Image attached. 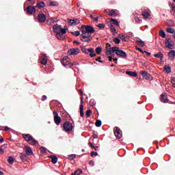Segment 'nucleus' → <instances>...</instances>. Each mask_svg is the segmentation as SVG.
I'll use <instances>...</instances> for the list:
<instances>
[{"mask_svg":"<svg viewBox=\"0 0 175 175\" xmlns=\"http://www.w3.org/2000/svg\"><path fill=\"white\" fill-rule=\"evenodd\" d=\"M53 32L56 33V38H57L59 40H64V39H65V33H66V30L62 29V26L61 25H58L56 24L53 25Z\"/></svg>","mask_w":175,"mask_h":175,"instance_id":"obj_1","label":"nucleus"},{"mask_svg":"<svg viewBox=\"0 0 175 175\" xmlns=\"http://www.w3.org/2000/svg\"><path fill=\"white\" fill-rule=\"evenodd\" d=\"M107 53H109L111 57H114V53L116 55L121 57L122 58H125L126 57V53L122 50H120V48L118 46H113L111 48H108L107 49Z\"/></svg>","mask_w":175,"mask_h":175,"instance_id":"obj_2","label":"nucleus"},{"mask_svg":"<svg viewBox=\"0 0 175 175\" xmlns=\"http://www.w3.org/2000/svg\"><path fill=\"white\" fill-rule=\"evenodd\" d=\"M81 50L82 53L90 55V58H94V57H96V53H95V50L94 48L87 49L85 46H81Z\"/></svg>","mask_w":175,"mask_h":175,"instance_id":"obj_3","label":"nucleus"},{"mask_svg":"<svg viewBox=\"0 0 175 175\" xmlns=\"http://www.w3.org/2000/svg\"><path fill=\"white\" fill-rule=\"evenodd\" d=\"M23 137L25 140L29 144H31V146H36V144H38V141L29 134L23 135Z\"/></svg>","mask_w":175,"mask_h":175,"instance_id":"obj_4","label":"nucleus"},{"mask_svg":"<svg viewBox=\"0 0 175 175\" xmlns=\"http://www.w3.org/2000/svg\"><path fill=\"white\" fill-rule=\"evenodd\" d=\"M80 40H81V42L90 43V42L92 40V35L88 34L85 33V31H82V33L81 34Z\"/></svg>","mask_w":175,"mask_h":175,"instance_id":"obj_5","label":"nucleus"},{"mask_svg":"<svg viewBox=\"0 0 175 175\" xmlns=\"http://www.w3.org/2000/svg\"><path fill=\"white\" fill-rule=\"evenodd\" d=\"M81 32H85V33H88L89 35H92V33H94V32H95V29H94V27L91 26V25H86L84 26L83 25L81 27Z\"/></svg>","mask_w":175,"mask_h":175,"instance_id":"obj_6","label":"nucleus"},{"mask_svg":"<svg viewBox=\"0 0 175 175\" xmlns=\"http://www.w3.org/2000/svg\"><path fill=\"white\" fill-rule=\"evenodd\" d=\"M63 128L65 132H71V131H72L73 129V125L72 124V123H70V122L67 121L64 122Z\"/></svg>","mask_w":175,"mask_h":175,"instance_id":"obj_7","label":"nucleus"},{"mask_svg":"<svg viewBox=\"0 0 175 175\" xmlns=\"http://www.w3.org/2000/svg\"><path fill=\"white\" fill-rule=\"evenodd\" d=\"M80 53V49L79 48H72L67 51L68 55H77Z\"/></svg>","mask_w":175,"mask_h":175,"instance_id":"obj_8","label":"nucleus"},{"mask_svg":"<svg viewBox=\"0 0 175 175\" xmlns=\"http://www.w3.org/2000/svg\"><path fill=\"white\" fill-rule=\"evenodd\" d=\"M53 114L54 116V122L56 124V125H59L61 124V122L62 120L61 119V117L58 116V112L57 111H53Z\"/></svg>","mask_w":175,"mask_h":175,"instance_id":"obj_9","label":"nucleus"},{"mask_svg":"<svg viewBox=\"0 0 175 175\" xmlns=\"http://www.w3.org/2000/svg\"><path fill=\"white\" fill-rule=\"evenodd\" d=\"M61 64L63 65V66L67 68V66L70 65V58H69L68 56L64 57L63 59L61 61Z\"/></svg>","mask_w":175,"mask_h":175,"instance_id":"obj_10","label":"nucleus"},{"mask_svg":"<svg viewBox=\"0 0 175 175\" xmlns=\"http://www.w3.org/2000/svg\"><path fill=\"white\" fill-rule=\"evenodd\" d=\"M113 132L117 139H121V137H122V131L120 129H118V127H115L113 129Z\"/></svg>","mask_w":175,"mask_h":175,"instance_id":"obj_11","label":"nucleus"},{"mask_svg":"<svg viewBox=\"0 0 175 175\" xmlns=\"http://www.w3.org/2000/svg\"><path fill=\"white\" fill-rule=\"evenodd\" d=\"M165 46L167 47V49H174V42L172 41L170 38H167L165 40Z\"/></svg>","mask_w":175,"mask_h":175,"instance_id":"obj_12","label":"nucleus"},{"mask_svg":"<svg viewBox=\"0 0 175 175\" xmlns=\"http://www.w3.org/2000/svg\"><path fill=\"white\" fill-rule=\"evenodd\" d=\"M26 12L27 14H33L36 13V8H35V6L33 5H29L26 8Z\"/></svg>","mask_w":175,"mask_h":175,"instance_id":"obj_13","label":"nucleus"},{"mask_svg":"<svg viewBox=\"0 0 175 175\" xmlns=\"http://www.w3.org/2000/svg\"><path fill=\"white\" fill-rule=\"evenodd\" d=\"M105 12L107 13V14H109L111 17H116V16H118V10H111V11L105 10Z\"/></svg>","mask_w":175,"mask_h":175,"instance_id":"obj_14","label":"nucleus"},{"mask_svg":"<svg viewBox=\"0 0 175 175\" xmlns=\"http://www.w3.org/2000/svg\"><path fill=\"white\" fill-rule=\"evenodd\" d=\"M47 56L45 54L42 53L40 57V62L42 65H47Z\"/></svg>","mask_w":175,"mask_h":175,"instance_id":"obj_15","label":"nucleus"},{"mask_svg":"<svg viewBox=\"0 0 175 175\" xmlns=\"http://www.w3.org/2000/svg\"><path fill=\"white\" fill-rule=\"evenodd\" d=\"M140 75H142V77L144 79V80H150L151 79V75H150V73L147 72L146 71H141Z\"/></svg>","mask_w":175,"mask_h":175,"instance_id":"obj_16","label":"nucleus"},{"mask_svg":"<svg viewBox=\"0 0 175 175\" xmlns=\"http://www.w3.org/2000/svg\"><path fill=\"white\" fill-rule=\"evenodd\" d=\"M68 24L71 26L79 25L80 23V20L75 18V19H68Z\"/></svg>","mask_w":175,"mask_h":175,"instance_id":"obj_17","label":"nucleus"},{"mask_svg":"<svg viewBox=\"0 0 175 175\" xmlns=\"http://www.w3.org/2000/svg\"><path fill=\"white\" fill-rule=\"evenodd\" d=\"M46 16L44 14L40 13L38 14V21L39 23H46Z\"/></svg>","mask_w":175,"mask_h":175,"instance_id":"obj_18","label":"nucleus"},{"mask_svg":"<svg viewBox=\"0 0 175 175\" xmlns=\"http://www.w3.org/2000/svg\"><path fill=\"white\" fill-rule=\"evenodd\" d=\"M160 99L163 103H167V102H169V99H167V95H166V93H163L161 95Z\"/></svg>","mask_w":175,"mask_h":175,"instance_id":"obj_19","label":"nucleus"},{"mask_svg":"<svg viewBox=\"0 0 175 175\" xmlns=\"http://www.w3.org/2000/svg\"><path fill=\"white\" fill-rule=\"evenodd\" d=\"M168 58H169V59H170V61L174 60V58H175V51L174 50H172V51H169Z\"/></svg>","mask_w":175,"mask_h":175,"instance_id":"obj_20","label":"nucleus"},{"mask_svg":"<svg viewBox=\"0 0 175 175\" xmlns=\"http://www.w3.org/2000/svg\"><path fill=\"white\" fill-rule=\"evenodd\" d=\"M126 75L131 76L132 77H137V73L135 71H126Z\"/></svg>","mask_w":175,"mask_h":175,"instance_id":"obj_21","label":"nucleus"},{"mask_svg":"<svg viewBox=\"0 0 175 175\" xmlns=\"http://www.w3.org/2000/svg\"><path fill=\"white\" fill-rule=\"evenodd\" d=\"M25 149L27 155H32L33 152H32V148H31V147L25 146Z\"/></svg>","mask_w":175,"mask_h":175,"instance_id":"obj_22","label":"nucleus"},{"mask_svg":"<svg viewBox=\"0 0 175 175\" xmlns=\"http://www.w3.org/2000/svg\"><path fill=\"white\" fill-rule=\"evenodd\" d=\"M49 158L51 159H52L51 162L54 165H55V163H57V162H58V157H55L54 155H51V156H49Z\"/></svg>","mask_w":175,"mask_h":175,"instance_id":"obj_23","label":"nucleus"},{"mask_svg":"<svg viewBox=\"0 0 175 175\" xmlns=\"http://www.w3.org/2000/svg\"><path fill=\"white\" fill-rule=\"evenodd\" d=\"M118 36L120 39H122V40L126 42V40L125 39V38H128V34L121 33L118 34Z\"/></svg>","mask_w":175,"mask_h":175,"instance_id":"obj_24","label":"nucleus"},{"mask_svg":"<svg viewBox=\"0 0 175 175\" xmlns=\"http://www.w3.org/2000/svg\"><path fill=\"white\" fill-rule=\"evenodd\" d=\"M36 6L39 9H42V8H44V6H46V3H44L43 1H38L37 3V5Z\"/></svg>","mask_w":175,"mask_h":175,"instance_id":"obj_25","label":"nucleus"},{"mask_svg":"<svg viewBox=\"0 0 175 175\" xmlns=\"http://www.w3.org/2000/svg\"><path fill=\"white\" fill-rule=\"evenodd\" d=\"M142 16L143 17H144L145 20H147V18H148L151 15L150 14V12H148V11H144L142 12Z\"/></svg>","mask_w":175,"mask_h":175,"instance_id":"obj_26","label":"nucleus"},{"mask_svg":"<svg viewBox=\"0 0 175 175\" xmlns=\"http://www.w3.org/2000/svg\"><path fill=\"white\" fill-rule=\"evenodd\" d=\"M79 110H80V116L81 117H84V105H83V104H81L80 105V108H79Z\"/></svg>","mask_w":175,"mask_h":175,"instance_id":"obj_27","label":"nucleus"},{"mask_svg":"<svg viewBox=\"0 0 175 175\" xmlns=\"http://www.w3.org/2000/svg\"><path fill=\"white\" fill-rule=\"evenodd\" d=\"M137 44L141 46V47H144V46H145L144 41H143V40H142L140 39L137 40Z\"/></svg>","mask_w":175,"mask_h":175,"instance_id":"obj_28","label":"nucleus"},{"mask_svg":"<svg viewBox=\"0 0 175 175\" xmlns=\"http://www.w3.org/2000/svg\"><path fill=\"white\" fill-rule=\"evenodd\" d=\"M95 14H92L90 15V18H92V20H94V21H95L96 23H98V21H99V18L98 16L94 17Z\"/></svg>","mask_w":175,"mask_h":175,"instance_id":"obj_29","label":"nucleus"},{"mask_svg":"<svg viewBox=\"0 0 175 175\" xmlns=\"http://www.w3.org/2000/svg\"><path fill=\"white\" fill-rule=\"evenodd\" d=\"M164 70L166 72V73H171L172 72V68L170 66H164Z\"/></svg>","mask_w":175,"mask_h":175,"instance_id":"obj_30","label":"nucleus"},{"mask_svg":"<svg viewBox=\"0 0 175 175\" xmlns=\"http://www.w3.org/2000/svg\"><path fill=\"white\" fill-rule=\"evenodd\" d=\"M8 163H10V165H13V163H14V157H13L12 156L8 158Z\"/></svg>","mask_w":175,"mask_h":175,"instance_id":"obj_31","label":"nucleus"},{"mask_svg":"<svg viewBox=\"0 0 175 175\" xmlns=\"http://www.w3.org/2000/svg\"><path fill=\"white\" fill-rule=\"evenodd\" d=\"M155 58H163V54L161 52H159L154 55Z\"/></svg>","mask_w":175,"mask_h":175,"instance_id":"obj_32","label":"nucleus"},{"mask_svg":"<svg viewBox=\"0 0 175 175\" xmlns=\"http://www.w3.org/2000/svg\"><path fill=\"white\" fill-rule=\"evenodd\" d=\"M167 32L168 33H175V29L172 27L167 28Z\"/></svg>","mask_w":175,"mask_h":175,"instance_id":"obj_33","label":"nucleus"},{"mask_svg":"<svg viewBox=\"0 0 175 175\" xmlns=\"http://www.w3.org/2000/svg\"><path fill=\"white\" fill-rule=\"evenodd\" d=\"M113 42L116 44H120V43H121V40H120L118 37H116L113 38Z\"/></svg>","mask_w":175,"mask_h":175,"instance_id":"obj_34","label":"nucleus"},{"mask_svg":"<svg viewBox=\"0 0 175 175\" xmlns=\"http://www.w3.org/2000/svg\"><path fill=\"white\" fill-rule=\"evenodd\" d=\"M159 36H161V38H166V33H165L163 30H160Z\"/></svg>","mask_w":175,"mask_h":175,"instance_id":"obj_35","label":"nucleus"},{"mask_svg":"<svg viewBox=\"0 0 175 175\" xmlns=\"http://www.w3.org/2000/svg\"><path fill=\"white\" fill-rule=\"evenodd\" d=\"M110 31L111 32H112V33H113V35H115L116 32L117 31V30L116 29V27L113 25L110 26Z\"/></svg>","mask_w":175,"mask_h":175,"instance_id":"obj_36","label":"nucleus"},{"mask_svg":"<svg viewBox=\"0 0 175 175\" xmlns=\"http://www.w3.org/2000/svg\"><path fill=\"white\" fill-rule=\"evenodd\" d=\"M81 173H83V171H81V170H77L74 173H72L71 175H80V174H81Z\"/></svg>","mask_w":175,"mask_h":175,"instance_id":"obj_37","label":"nucleus"},{"mask_svg":"<svg viewBox=\"0 0 175 175\" xmlns=\"http://www.w3.org/2000/svg\"><path fill=\"white\" fill-rule=\"evenodd\" d=\"M111 21H112V23H113L115 25H117V27H120V23H118V21H117L116 19L111 18Z\"/></svg>","mask_w":175,"mask_h":175,"instance_id":"obj_38","label":"nucleus"},{"mask_svg":"<svg viewBox=\"0 0 175 175\" xmlns=\"http://www.w3.org/2000/svg\"><path fill=\"white\" fill-rule=\"evenodd\" d=\"M96 54H100V53H102V47L98 46L96 49Z\"/></svg>","mask_w":175,"mask_h":175,"instance_id":"obj_39","label":"nucleus"},{"mask_svg":"<svg viewBox=\"0 0 175 175\" xmlns=\"http://www.w3.org/2000/svg\"><path fill=\"white\" fill-rule=\"evenodd\" d=\"M101 125H102V121L98 120L96 122V126H97V128H99L100 126H101Z\"/></svg>","mask_w":175,"mask_h":175,"instance_id":"obj_40","label":"nucleus"},{"mask_svg":"<svg viewBox=\"0 0 175 175\" xmlns=\"http://www.w3.org/2000/svg\"><path fill=\"white\" fill-rule=\"evenodd\" d=\"M71 33L72 35H75V36H80V31H72Z\"/></svg>","mask_w":175,"mask_h":175,"instance_id":"obj_41","label":"nucleus"},{"mask_svg":"<svg viewBox=\"0 0 175 175\" xmlns=\"http://www.w3.org/2000/svg\"><path fill=\"white\" fill-rule=\"evenodd\" d=\"M91 113H92V111H91V109H88L86 111V117H91Z\"/></svg>","mask_w":175,"mask_h":175,"instance_id":"obj_42","label":"nucleus"},{"mask_svg":"<svg viewBox=\"0 0 175 175\" xmlns=\"http://www.w3.org/2000/svg\"><path fill=\"white\" fill-rule=\"evenodd\" d=\"M171 83H172L173 87L175 88V77L171 78Z\"/></svg>","mask_w":175,"mask_h":175,"instance_id":"obj_43","label":"nucleus"},{"mask_svg":"<svg viewBox=\"0 0 175 175\" xmlns=\"http://www.w3.org/2000/svg\"><path fill=\"white\" fill-rule=\"evenodd\" d=\"M135 21L136 23H137L138 24H140L142 23V20L140 19V18L139 17H135Z\"/></svg>","mask_w":175,"mask_h":175,"instance_id":"obj_44","label":"nucleus"},{"mask_svg":"<svg viewBox=\"0 0 175 175\" xmlns=\"http://www.w3.org/2000/svg\"><path fill=\"white\" fill-rule=\"evenodd\" d=\"M90 106H95V100L91 99L90 101Z\"/></svg>","mask_w":175,"mask_h":175,"instance_id":"obj_45","label":"nucleus"},{"mask_svg":"<svg viewBox=\"0 0 175 175\" xmlns=\"http://www.w3.org/2000/svg\"><path fill=\"white\" fill-rule=\"evenodd\" d=\"M98 28H99L100 29H103V28H105V24H98Z\"/></svg>","mask_w":175,"mask_h":175,"instance_id":"obj_46","label":"nucleus"},{"mask_svg":"<svg viewBox=\"0 0 175 175\" xmlns=\"http://www.w3.org/2000/svg\"><path fill=\"white\" fill-rule=\"evenodd\" d=\"M49 5L50 6H57V3L55 1H51Z\"/></svg>","mask_w":175,"mask_h":175,"instance_id":"obj_47","label":"nucleus"},{"mask_svg":"<svg viewBox=\"0 0 175 175\" xmlns=\"http://www.w3.org/2000/svg\"><path fill=\"white\" fill-rule=\"evenodd\" d=\"M94 155L95 157H98V152H91V157H94Z\"/></svg>","mask_w":175,"mask_h":175,"instance_id":"obj_48","label":"nucleus"},{"mask_svg":"<svg viewBox=\"0 0 175 175\" xmlns=\"http://www.w3.org/2000/svg\"><path fill=\"white\" fill-rule=\"evenodd\" d=\"M89 165H90V166H94L95 165V163L94 162V161L91 160L89 162Z\"/></svg>","mask_w":175,"mask_h":175,"instance_id":"obj_49","label":"nucleus"},{"mask_svg":"<svg viewBox=\"0 0 175 175\" xmlns=\"http://www.w3.org/2000/svg\"><path fill=\"white\" fill-rule=\"evenodd\" d=\"M144 53L146 54V55H148V56L151 55V53L148 52L146 51H144L143 54H144Z\"/></svg>","mask_w":175,"mask_h":175,"instance_id":"obj_50","label":"nucleus"},{"mask_svg":"<svg viewBox=\"0 0 175 175\" xmlns=\"http://www.w3.org/2000/svg\"><path fill=\"white\" fill-rule=\"evenodd\" d=\"M75 158H76V154L70 155V159H75Z\"/></svg>","mask_w":175,"mask_h":175,"instance_id":"obj_51","label":"nucleus"},{"mask_svg":"<svg viewBox=\"0 0 175 175\" xmlns=\"http://www.w3.org/2000/svg\"><path fill=\"white\" fill-rule=\"evenodd\" d=\"M47 99V96L46 95H44L42 98V100H46Z\"/></svg>","mask_w":175,"mask_h":175,"instance_id":"obj_52","label":"nucleus"},{"mask_svg":"<svg viewBox=\"0 0 175 175\" xmlns=\"http://www.w3.org/2000/svg\"><path fill=\"white\" fill-rule=\"evenodd\" d=\"M132 35H133V33H132V31H129L127 34V36H132Z\"/></svg>","mask_w":175,"mask_h":175,"instance_id":"obj_53","label":"nucleus"},{"mask_svg":"<svg viewBox=\"0 0 175 175\" xmlns=\"http://www.w3.org/2000/svg\"><path fill=\"white\" fill-rule=\"evenodd\" d=\"M170 8H171V9H174V5L170 3Z\"/></svg>","mask_w":175,"mask_h":175,"instance_id":"obj_54","label":"nucleus"},{"mask_svg":"<svg viewBox=\"0 0 175 175\" xmlns=\"http://www.w3.org/2000/svg\"><path fill=\"white\" fill-rule=\"evenodd\" d=\"M88 144L92 148H93V147L94 146V144H92V142H89Z\"/></svg>","mask_w":175,"mask_h":175,"instance_id":"obj_55","label":"nucleus"},{"mask_svg":"<svg viewBox=\"0 0 175 175\" xmlns=\"http://www.w3.org/2000/svg\"><path fill=\"white\" fill-rule=\"evenodd\" d=\"M42 152H46V151H47V149H46L45 148H42Z\"/></svg>","mask_w":175,"mask_h":175,"instance_id":"obj_56","label":"nucleus"},{"mask_svg":"<svg viewBox=\"0 0 175 175\" xmlns=\"http://www.w3.org/2000/svg\"><path fill=\"white\" fill-rule=\"evenodd\" d=\"M137 50H139V51L142 53V54H143V53H144V51L142 50V49H140V48H137Z\"/></svg>","mask_w":175,"mask_h":175,"instance_id":"obj_57","label":"nucleus"},{"mask_svg":"<svg viewBox=\"0 0 175 175\" xmlns=\"http://www.w3.org/2000/svg\"><path fill=\"white\" fill-rule=\"evenodd\" d=\"M3 152H5V151L3 150V149L0 148V154H3Z\"/></svg>","mask_w":175,"mask_h":175,"instance_id":"obj_58","label":"nucleus"},{"mask_svg":"<svg viewBox=\"0 0 175 175\" xmlns=\"http://www.w3.org/2000/svg\"><path fill=\"white\" fill-rule=\"evenodd\" d=\"M10 129L9 128V127H8V126H5V128H4V131H10Z\"/></svg>","mask_w":175,"mask_h":175,"instance_id":"obj_59","label":"nucleus"},{"mask_svg":"<svg viewBox=\"0 0 175 175\" xmlns=\"http://www.w3.org/2000/svg\"><path fill=\"white\" fill-rule=\"evenodd\" d=\"M81 103H84V98L83 96L81 97Z\"/></svg>","mask_w":175,"mask_h":175,"instance_id":"obj_60","label":"nucleus"},{"mask_svg":"<svg viewBox=\"0 0 175 175\" xmlns=\"http://www.w3.org/2000/svg\"><path fill=\"white\" fill-rule=\"evenodd\" d=\"M93 138L94 139H98V135L94 134Z\"/></svg>","mask_w":175,"mask_h":175,"instance_id":"obj_61","label":"nucleus"},{"mask_svg":"<svg viewBox=\"0 0 175 175\" xmlns=\"http://www.w3.org/2000/svg\"><path fill=\"white\" fill-rule=\"evenodd\" d=\"M74 43H75L76 44H80V42L76 40L74 41Z\"/></svg>","mask_w":175,"mask_h":175,"instance_id":"obj_62","label":"nucleus"},{"mask_svg":"<svg viewBox=\"0 0 175 175\" xmlns=\"http://www.w3.org/2000/svg\"><path fill=\"white\" fill-rule=\"evenodd\" d=\"M93 148L96 151L98 150V146H94Z\"/></svg>","mask_w":175,"mask_h":175,"instance_id":"obj_63","label":"nucleus"},{"mask_svg":"<svg viewBox=\"0 0 175 175\" xmlns=\"http://www.w3.org/2000/svg\"><path fill=\"white\" fill-rule=\"evenodd\" d=\"M3 142H5V139H3V138H1L0 139V143H3Z\"/></svg>","mask_w":175,"mask_h":175,"instance_id":"obj_64","label":"nucleus"}]
</instances>
